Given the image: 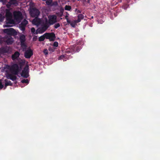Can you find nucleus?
<instances>
[{"label":"nucleus","mask_w":160,"mask_h":160,"mask_svg":"<svg viewBox=\"0 0 160 160\" xmlns=\"http://www.w3.org/2000/svg\"><path fill=\"white\" fill-rule=\"evenodd\" d=\"M48 18V21L46 19L44 22L42 23V28L39 29L42 32L46 31L50 25H53L57 22V16L55 15L50 16Z\"/></svg>","instance_id":"obj_1"},{"label":"nucleus","mask_w":160,"mask_h":160,"mask_svg":"<svg viewBox=\"0 0 160 160\" xmlns=\"http://www.w3.org/2000/svg\"><path fill=\"white\" fill-rule=\"evenodd\" d=\"M10 71L12 74L14 75H17L21 71L18 64L17 63H14L12 65L10 68Z\"/></svg>","instance_id":"obj_2"},{"label":"nucleus","mask_w":160,"mask_h":160,"mask_svg":"<svg viewBox=\"0 0 160 160\" xmlns=\"http://www.w3.org/2000/svg\"><path fill=\"white\" fill-rule=\"evenodd\" d=\"M4 33L7 34L8 36H15L17 34L16 31L13 28H9L5 29L3 30Z\"/></svg>","instance_id":"obj_3"},{"label":"nucleus","mask_w":160,"mask_h":160,"mask_svg":"<svg viewBox=\"0 0 160 160\" xmlns=\"http://www.w3.org/2000/svg\"><path fill=\"white\" fill-rule=\"evenodd\" d=\"M19 40L20 42L21 46L23 48V50L24 51L26 49L27 47L25 43L26 41L25 36L23 34H22L19 37Z\"/></svg>","instance_id":"obj_4"},{"label":"nucleus","mask_w":160,"mask_h":160,"mask_svg":"<svg viewBox=\"0 0 160 160\" xmlns=\"http://www.w3.org/2000/svg\"><path fill=\"white\" fill-rule=\"evenodd\" d=\"M47 39L49 40L50 41H54L55 40L56 36L55 33L53 32H46L44 34Z\"/></svg>","instance_id":"obj_5"},{"label":"nucleus","mask_w":160,"mask_h":160,"mask_svg":"<svg viewBox=\"0 0 160 160\" xmlns=\"http://www.w3.org/2000/svg\"><path fill=\"white\" fill-rule=\"evenodd\" d=\"M14 19L17 21L20 22L22 19V14L20 11H15L13 12Z\"/></svg>","instance_id":"obj_6"},{"label":"nucleus","mask_w":160,"mask_h":160,"mask_svg":"<svg viewBox=\"0 0 160 160\" xmlns=\"http://www.w3.org/2000/svg\"><path fill=\"white\" fill-rule=\"evenodd\" d=\"M30 14L32 17H37L40 14L39 10L35 8H33L30 11Z\"/></svg>","instance_id":"obj_7"},{"label":"nucleus","mask_w":160,"mask_h":160,"mask_svg":"<svg viewBox=\"0 0 160 160\" xmlns=\"http://www.w3.org/2000/svg\"><path fill=\"white\" fill-rule=\"evenodd\" d=\"M29 67L27 65L24 68L21 74V76L25 78H27L29 76L28 74Z\"/></svg>","instance_id":"obj_8"},{"label":"nucleus","mask_w":160,"mask_h":160,"mask_svg":"<svg viewBox=\"0 0 160 160\" xmlns=\"http://www.w3.org/2000/svg\"><path fill=\"white\" fill-rule=\"evenodd\" d=\"M33 54L32 50L30 48L26 51L24 53V57L26 58H30Z\"/></svg>","instance_id":"obj_9"},{"label":"nucleus","mask_w":160,"mask_h":160,"mask_svg":"<svg viewBox=\"0 0 160 160\" xmlns=\"http://www.w3.org/2000/svg\"><path fill=\"white\" fill-rule=\"evenodd\" d=\"M28 23V21L25 19H24L19 25V27L20 30L22 31H24L25 27Z\"/></svg>","instance_id":"obj_10"},{"label":"nucleus","mask_w":160,"mask_h":160,"mask_svg":"<svg viewBox=\"0 0 160 160\" xmlns=\"http://www.w3.org/2000/svg\"><path fill=\"white\" fill-rule=\"evenodd\" d=\"M5 42L8 45L12 44L13 42V38L10 36H6L5 38Z\"/></svg>","instance_id":"obj_11"},{"label":"nucleus","mask_w":160,"mask_h":160,"mask_svg":"<svg viewBox=\"0 0 160 160\" xmlns=\"http://www.w3.org/2000/svg\"><path fill=\"white\" fill-rule=\"evenodd\" d=\"M6 5L8 8H9L12 5L17 6L18 4L16 0H9V1H8Z\"/></svg>","instance_id":"obj_12"},{"label":"nucleus","mask_w":160,"mask_h":160,"mask_svg":"<svg viewBox=\"0 0 160 160\" xmlns=\"http://www.w3.org/2000/svg\"><path fill=\"white\" fill-rule=\"evenodd\" d=\"M42 28V24L41 25V27L38 28L37 30L36 31L35 28H33L32 27L31 28V32L32 33L35 34H38V33H43L44 32H42L41 31H40L39 30L40 28Z\"/></svg>","instance_id":"obj_13"},{"label":"nucleus","mask_w":160,"mask_h":160,"mask_svg":"<svg viewBox=\"0 0 160 160\" xmlns=\"http://www.w3.org/2000/svg\"><path fill=\"white\" fill-rule=\"evenodd\" d=\"M6 17L7 20H11V18H12V14L8 9L6 10Z\"/></svg>","instance_id":"obj_14"},{"label":"nucleus","mask_w":160,"mask_h":160,"mask_svg":"<svg viewBox=\"0 0 160 160\" xmlns=\"http://www.w3.org/2000/svg\"><path fill=\"white\" fill-rule=\"evenodd\" d=\"M20 55V53L18 51H16L12 55V58L13 61H15L19 57Z\"/></svg>","instance_id":"obj_15"},{"label":"nucleus","mask_w":160,"mask_h":160,"mask_svg":"<svg viewBox=\"0 0 160 160\" xmlns=\"http://www.w3.org/2000/svg\"><path fill=\"white\" fill-rule=\"evenodd\" d=\"M84 15L82 14H79L78 16V19L76 20V22H81V20L84 18Z\"/></svg>","instance_id":"obj_16"},{"label":"nucleus","mask_w":160,"mask_h":160,"mask_svg":"<svg viewBox=\"0 0 160 160\" xmlns=\"http://www.w3.org/2000/svg\"><path fill=\"white\" fill-rule=\"evenodd\" d=\"M13 74H9L8 75L7 78H9L10 79L12 80L13 81H14L16 80L17 77L16 76H14Z\"/></svg>","instance_id":"obj_17"},{"label":"nucleus","mask_w":160,"mask_h":160,"mask_svg":"<svg viewBox=\"0 0 160 160\" xmlns=\"http://www.w3.org/2000/svg\"><path fill=\"white\" fill-rule=\"evenodd\" d=\"M5 88L4 89L6 88V87L8 86H12V83L10 81H8L7 79L5 80Z\"/></svg>","instance_id":"obj_18"},{"label":"nucleus","mask_w":160,"mask_h":160,"mask_svg":"<svg viewBox=\"0 0 160 160\" xmlns=\"http://www.w3.org/2000/svg\"><path fill=\"white\" fill-rule=\"evenodd\" d=\"M24 64L25 62L23 61L20 62H18V65L19 67V68L21 71L22 69V67L24 65Z\"/></svg>","instance_id":"obj_19"},{"label":"nucleus","mask_w":160,"mask_h":160,"mask_svg":"<svg viewBox=\"0 0 160 160\" xmlns=\"http://www.w3.org/2000/svg\"><path fill=\"white\" fill-rule=\"evenodd\" d=\"M32 23L35 25H37L39 24V20L37 18H35L32 20Z\"/></svg>","instance_id":"obj_20"},{"label":"nucleus","mask_w":160,"mask_h":160,"mask_svg":"<svg viewBox=\"0 0 160 160\" xmlns=\"http://www.w3.org/2000/svg\"><path fill=\"white\" fill-rule=\"evenodd\" d=\"M46 38V36L44 35V34L41 36L40 37L38 38V41L40 42L43 41Z\"/></svg>","instance_id":"obj_21"},{"label":"nucleus","mask_w":160,"mask_h":160,"mask_svg":"<svg viewBox=\"0 0 160 160\" xmlns=\"http://www.w3.org/2000/svg\"><path fill=\"white\" fill-rule=\"evenodd\" d=\"M72 9V7L71 6L66 5L65 7V9L66 10L70 11Z\"/></svg>","instance_id":"obj_22"},{"label":"nucleus","mask_w":160,"mask_h":160,"mask_svg":"<svg viewBox=\"0 0 160 160\" xmlns=\"http://www.w3.org/2000/svg\"><path fill=\"white\" fill-rule=\"evenodd\" d=\"M46 3L47 5L51 6L52 2V0H46Z\"/></svg>","instance_id":"obj_23"},{"label":"nucleus","mask_w":160,"mask_h":160,"mask_svg":"<svg viewBox=\"0 0 160 160\" xmlns=\"http://www.w3.org/2000/svg\"><path fill=\"white\" fill-rule=\"evenodd\" d=\"M78 22H76V20L74 21V22H72L70 23V25L73 28L75 27L76 24Z\"/></svg>","instance_id":"obj_24"},{"label":"nucleus","mask_w":160,"mask_h":160,"mask_svg":"<svg viewBox=\"0 0 160 160\" xmlns=\"http://www.w3.org/2000/svg\"><path fill=\"white\" fill-rule=\"evenodd\" d=\"M1 51L3 53H7L8 52V50L5 48H3L1 49Z\"/></svg>","instance_id":"obj_25"},{"label":"nucleus","mask_w":160,"mask_h":160,"mask_svg":"<svg viewBox=\"0 0 160 160\" xmlns=\"http://www.w3.org/2000/svg\"><path fill=\"white\" fill-rule=\"evenodd\" d=\"M21 82L23 83H26L27 84H28L29 83V81L28 79H23L21 81Z\"/></svg>","instance_id":"obj_26"},{"label":"nucleus","mask_w":160,"mask_h":160,"mask_svg":"<svg viewBox=\"0 0 160 160\" xmlns=\"http://www.w3.org/2000/svg\"><path fill=\"white\" fill-rule=\"evenodd\" d=\"M48 50L51 53L54 51L55 48L53 47H50L48 48Z\"/></svg>","instance_id":"obj_27"},{"label":"nucleus","mask_w":160,"mask_h":160,"mask_svg":"<svg viewBox=\"0 0 160 160\" xmlns=\"http://www.w3.org/2000/svg\"><path fill=\"white\" fill-rule=\"evenodd\" d=\"M60 26V25L59 23H57L56 24H55L54 25V28L57 29Z\"/></svg>","instance_id":"obj_28"},{"label":"nucleus","mask_w":160,"mask_h":160,"mask_svg":"<svg viewBox=\"0 0 160 160\" xmlns=\"http://www.w3.org/2000/svg\"><path fill=\"white\" fill-rule=\"evenodd\" d=\"M8 0H0V2H3V4H6L8 2Z\"/></svg>","instance_id":"obj_29"},{"label":"nucleus","mask_w":160,"mask_h":160,"mask_svg":"<svg viewBox=\"0 0 160 160\" xmlns=\"http://www.w3.org/2000/svg\"><path fill=\"white\" fill-rule=\"evenodd\" d=\"M4 20V17H2V15L0 14V22H2Z\"/></svg>","instance_id":"obj_30"},{"label":"nucleus","mask_w":160,"mask_h":160,"mask_svg":"<svg viewBox=\"0 0 160 160\" xmlns=\"http://www.w3.org/2000/svg\"><path fill=\"white\" fill-rule=\"evenodd\" d=\"M58 42H55L53 44V45L54 47H57L58 46Z\"/></svg>","instance_id":"obj_31"},{"label":"nucleus","mask_w":160,"mask_h":160,"mask_svg":"<svg viewBox=\"0 0 160 160\" xmlns=\"http://www.w3.org/2000/svg\"><path fill=\"white\" fill-rule=\"evenodd\" d=\"M80 47L79 46H78L75 49V51L76 52H78L79 51L80 49Z\"/></svg>","instance_id":"obj_32"},{"label":"nucleus","mask_w":160,"mask_h":160,"mask_svg":"<svg viewBox=\"0 0 160 160\" xmlns=\"http://www.w3.org/2000/svg\"><path fill=\"white\" fill-rule=\"evenodd\" d=\"M43 52L45 55H47L48 53V51L46 49H44L43 50Z\"/></svg>","instance_id":"obj_33"},{"label":"nucleus","mask_w":160,"mask_h":160,"mask_svg":"<svg viewBox=\"0 0 160 160\" xmlns=\"http://www.w3.org/2000/svg\"><path fill=\"white\" fill-rule=\"evenodd\" d=\"M58 3L57 2H52V4L51 5V6H56L57 5Z\"/></svg>","instance_id":"obj_34"},{"label":"nucleus","mask_w":160,"mask_h":160,"mask_svg":"<svg viewBox=\"0 0 160 160\" xmlns=\"http://www.w3.org/2000/svg\"><path fill=\"white\" fill-rule=\"evenodd\" d=\"M3 87V86L2 84V80H0V89H2Z\"/></svg>","instance_id":"obj_35"},{"label":"nucleus","mask_w":160,"mask_h":160,"mask_svg":"<svg viewBox=\"0 0 160 160\" xmlns=\"http://www.w3.org/2000/svg\"><path fill=\"white\" fill-rule=\"evenodd\" d=\"M64 58H65V56L64 55H62L61 56H60L58 58V59L61 60V59H63Z\"/></svg>","instance_id":"obj_36"},{"label":"nucleus","mask_w":160,"mask_h":160,"mask_svg":"<svg viewBox=\"0 0 160 160\" xmlns=\"http://www.w3.org/2000/svg\"><path fill=\"white\" fill-rule=\"evenodd\" d=\"M75 11H77V12L78 13H81V11L80 10H78L77 8H76L75 9Z\"/></svg>","instance_id":"obj_37"},{"label":"nucleus","mask_w":160,"mask_h":160,"mask_svg":"<svg viewBox=\"0 0 160 160\" xmlns=\"http://www.w3.org/2000/svg\"><path fill=\"white\" fill-rule=\"evenodd\" d=\"M66 52L67 53H69L71 52H72V51H70L69 50L67 49L66 51Z\"/></svg>","instance_id":"obj_38"},{"label":"nucleus","mask_w":160,"mask_h":160,"mask_svg":"<svg viewBox=\"0 0 160 160\" xmlns=\"http://www.w3.org/2000/svg\"><path fill=\"white\" fill-rule=\"evenodd\" d=\"M60 12H61V14L60 15V17H62V15L63 14V9L61 10L60 11Z\"/></svg>","instance_id":"obj_39"},{"label":"nucleus","mask_w":160,"mask_h":160,"mask_svg":"<svg viewBox=\"0 0 160 160\" xmlns=\"http://www.w3.org/2000/svg\"><path fill=\"white\" fill-rule=\"evenodd\" d=\"M67 20V22L68 23L70 24L71 22L70 21L68 18L66 19Z\"/></svg>","instance_id":"obj_40"},{"label":"nucleus","mask_w":160,"mask_h":160,"mask_svg":"<svg viewBox=\"0 0 160 160\" xmlns=\"http://www.w3.org/2000/svg\"><path fill=\"white\" fill-rule=\"evenodd\" d=\"M66 13L67 14V15L65 16V19L68 18V15H69V13L68 12H66Z\"/></svg>","instance_id":"obj_41"},{"label":"nucleus","mask_w":160,"mask_h":160,"mask_svg":"<svg viewBox=\"0 0 160 160\" xmlns=\"http://www.w3.org/2000/svg\"><path fill=\"white\" fill-rule=\"evenodd\" d=\"M87 2L89 4L90 3V0H88Z\"/></svg>","instance_id":"obj_42"},{"label":"nucleus","mask_w":160,"mask_h":160,"mask_svg":"<svg viewBox=\"0 0 160 160\" xmlns=\"http://www.w3.org/2000/svg\"><path fill=\"white\" fill-rule=\"evenodd\" d=\"M83 2H87V1L86 0H83Z\"/></svg>","instance_id":"obj_43"}]
</instances>
